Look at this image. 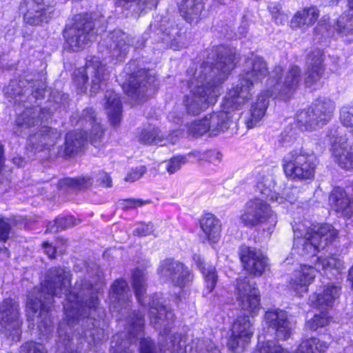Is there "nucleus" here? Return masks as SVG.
<instances>
[{
	"instance_id": "nucleus-24",
	"label": "nucleus",
	"mask_w": 353,
	"mask_h": 353,
	"mask_svg": "<svg viewBox=\"0 0 353 353\" xmlns=\"http://www.w3.org/2000/svg\"><path fill=\"white\" fill-rule=\"evenodd\" d=\"M328 202L336 212L341 213L347 219L353 216V200L343 188L334 186L329 194Z\"/></svg>"
},
{
	"instance_id": "nucleus-20",
	"label": "nucleus",
	"mask_w": 353,
	"mask_h": 353,
	"mask_svg": "<svg viewBox=\"0 0 353 353\" xmlns=\"http://www.w3.org/2000/svg\"><path fill=\"white\" fill-rule=\"evenodd\" d=\"M19 301L11 297L5 298L0 303L1 324L6 330L16 332L22 325Z\"/></svg>"
},
{
	"instance_id": "nucleus-10",
	"label": "nucleus",
	"mask_w": 353,
	"mask_h": 353,
	"mask_svg": "<svg viewBox=\"0 0 353 353\" xmlns=\"http://www.w3.org/2000/svg\"><path fill=\"white\" fill-rule=\"evenodd\" d=\"M240 220L244 226L250 228L269 223L268 230L272 229L276 223V217L270 205L259 197L248 201Z\"/></svg>"
},
{
	"instance_id": "nucleus-4",
	"label": "nucleus",
	"mask_w": 353,
	"mask_h": 353,
	"mask_svg": "<svg viewBox=\"0 0 353 353\" xmlns=\"http://www.w3.org/2000/svg\"><path fill=\"white\" fill-rule=\"evenodd\" d=\"M319 164V159L312 152L295 148L283 158L281 165L289 181L302 182L314 179Z\"/></svg>"
},
{
	"instance_id": "nucleus-55",
	"label": "nucleus",
	"mask_w": 353,
	"mask_h": 353,
	"mask_svg": "<svg viewBox=\"0 0 353 353\" xmlns=\"http://www.w3.org/2000/svg\"><path fill=\"white\" fill-rule=\"evenodd\" d=\"M340 121L342 125L351 128L353 132V107L348 110H343L340 113Z\"/></svg>"
},
{
	"instance_id": "nucleus-1",
	"label": "nucleus",
	"mask_w": 353,
	"mask_h": 353,
	"mask_svg": "<svg viewBox=\"0 0 353 353\" xmlns=\"http://www.w3.org/2000/svg\"><path fill=\"white\" fill-rule=\"evenodd\" d=\"M71 282L72 274L65 268L57 265L49 268L40 283L39 296L30 297L26 301L25 310L28 319H33L38 313L44 323H47V319L50 322L54 297L65 294L64 320L67 324L76 323L81 314L83 302L79 300V294L72 291Z\"/></svg>"
},
{
	"instance_id": "nucleus-2",
	"label": "nucleus",
	"mask_w": 353,
	"mask_h": 353,
	"mask_svg": "<svg viewBox=\"0 0 353 353\" xmlns=\"http://www.w3.org/2000/svg\"><path fill=\"white\" fill-rule=\"evenodd\" d=\"M298 242L301 245L300 254L314 256L321 250L332 245L339 238V232L327 223H310L309 225L299 223L294 229Z\"/></svg>"
},
{
	"instance_id": "nucleus-59",
	"label": "nucleus",
	"mask_w": 353,
	"mask_h": 353,
	"mask_svg": "<svg viewBox=\"0 0 353 353\" xmlns=\"http://www.w3.org/2000/svg\"><path fill=\"white\" fill-rule=\"evenodd\" d=\"M154 341L145 339H141L139 353H154Z\"/></svg>"
},
{
	"instance_id": "nucleus-3",
	"label": "nucleus",
	"mask_w": 353,
	"mask_h": 353,
	"mask_svg": "<svg viewBox=\"0 0 353 353\" xmlns=\"http://www.w3.org/2000/svg\"><path fill=\"white\" fill-rule=\"evenodd\" d=\"M268 74L267 63L262 58L254 59L250 70L246 72L250 77L240 76L237 84L227 92L223 105L232 110H239L251 99L250 90L254 85V81L261 82Z\"/></svg>"
},
{
	"instance_id": "nucleus-51",
	"label": "nucleus",
	"mask_w": 353,
	"mask_h": 353,
	"mask_svg": "<svg viewBox=\"0 0 353 353\" xmlns=\"http://www.w3.org/2000/svg\"><path fill=\"white\" fill-rule=\"evenodd\" d=\"M12 230L9 219L0 216V242L6 243L10 237Z\"/></svg>"
},
{
	"instance_id": "nucleus-35",
	"label": "nucleus",
	"mask_w": 353,
	"mask_h": 353,
	"mask_svg": "<svg viewBox=\"0 0 353 353\" xmlns=\"http://www.w3.org/2000/svg\"><path fill=\"white\" fill-rule=\"evenodd\" d=\"M329 346L330 344L326 341L316 337H310L301 341L295 353H324Z\"/></svg>"
},
{
	"instance_id": "nucleus-52",
	"label": "nucleus",
	"mask_w": 353,
	"mask_h": 353,
	"mask_svg": "<svg viewBox=\"0 0 353 353\" xmlns=\"http://www.w3.org/2000/svg\"><path fill=\"white\" fill-rule=\"evenodd\" d=\"M154 226L151 223L140 222L139 225L134 230L133 235L138 237H145L152 234Z\"/></svg>"
},
{
	"instance_id": "nucleus-13",
	"label": "nucleus",
	"mask_w": 353,
	"mask_h": 353,
	"mask_svg": "<svg viewBox=\"0 0 353 353\" xmlns=\"http://www.w3.org/2000/svg\"><path fill=\"white\" fill-rule=\"evenodd\" d=\"M241 268L252 278L261 276L268 267V258L259 249L241 244L238 250Z\"/></svg>"
},
{
	"instance_id": "nucleus-63",
	"label": "nucleus",
	"mask_w": 353,
	"mask_h": 353,
	"mask_svg": "<svg viewBox=\"0 0 353 353\" xmlns=\"http://www.w3.org/2000/svg\"><path fill=\"white\" fill-rule=\"evenodd\" d=\"M139 1L140 0H115V4L117 6L128 10L132 3H138Z\"/></svg>"
},
{
	"instance_id": "nucleus-6",
	"label": "nucleus",
	"mask_w": 353,
	"mask_h": 353,
	"mask_svg": "<svg viewBox=\"0 0 353 353\" xmlns=\"http://www.w3.org/2000/svg\"><path fill=\"white\" fill-rule=\"evenodd\" d=\"M95 28L94 20L87 13L79 14L73 23L63 30L65 45L68 51L79 52L91 42Z\"/></svg>"
},
{
	"instance_id": "nucleus-33",
	"label": "nucleus",
	"mask_w": 353,
	"mask_h": 353,
	"mask_svg": "<svg viewBox=\"0 0 353 353\" xmlns=\"http://www.w3.org/2000/svg\"><path fill=\"white\" fill-rule=\"evenodd\" d=\"M81 223V219L69 214L55 218L47 225L45 233H57L72 228Z\"/></svg>"
},
{
	"instance_id": "nucleus-26",
	"label": "nucleus",
	"mask_w": 353,
	"mask_h": 353,
	"mask_svg": "<svg viewBox=\"0 0 353 353\" xmlns=\"http://www.w3.org/2000/svg\"><path fill=\"white\" fill-rule=\"evenodd\" d=\"M177 8L180 16L186 23H197L202 19L205 2L203 0H181Z\"/></svg>"
},
{
	"instance_id": "nucleus-43",
	"label": "nucleus",
	"mask_w": 353,
	"mask_h": 353,
	"mask_svg": "<svg viewBox=\"0 0 353 353\" xmlns=\"http://www.w3.org/2000/svg\"><path fill=\"white\" fill-rule=\"evenodd\" d=\"M72 79L73 83L78 89L83 92L86 91L89 77L85 65L75 69L72 74Z\"/></svg>"
},
{
	"instance_id": "nucleus-49",
	"label": "nucleus",
	"mask_w": 353,
	"mask_h": 353,
	"mask_svg": "<svg viewBox=\"0 0 353 353\" xmlns=\"http://www.w3.org/2000/svg\"><path fill=\"white\" fill-rule=\"evenodd\" d=\"M188 154L186 155H176L170 159L167 165L166 170L170 174H172L178 171L183 164L188 161Z\"/></svg>"
},
{
	"instance_id": "nucleus-53",
	"label": "nucleus",
	"mask_w": 353,
	"mask_h": 353,
	"mask_svg": "<svg viewBox=\"0 0 353 353\" xmlns=\"http://www.w3.org/2000/svg\"><path fill=\"white\" fill-rule=\"evenodd\" d=\"M216 152L214 150H209L203 152L199 151H192L188 153V156L194 157L198 161H212L216 158Z\"/></svg>"
},
{
	"instance_id": "nucleus-8",
	"label": "nucleus",
	"mask_w": 353,
	"mask_h": 353,
	"mask_svg": "<svg viewBox=\"0 0 353 353\" xmlns=\"http://www.w3.org/2000/svg\"><path fill=\"white\" fill-rule=\"evenodd\" d=\"M218 85L208 81L196 85L189 94L183 97V104L187 114L192 116L199 115L210 106L214 105L219 98Z\"/></svg>"
},
{
	"instance_id": "nucleus-62",
	"label": "nucleus",
	"mask_w": 353,
	"mask_h": 353,
	"mask_svg": "<svg viewBox=\"0 0 353 353\" xmlns=\"http://www.w3.org/2000/svg\"><path fill=\"white\" fill-rule=\"evenodd\" d=\"M172 345L170 346V353H179L181 350V347L180 345V341L178 339L175 335L172 336L171 339Z\"/></svg>"
},
{
	"instance_id": "nucleus-23",
	"label": "nucleus",
	"mask_w": 353,
	"mask_h": 353,
	"mask_svg": "<svg viewBox=\"0 0 353 353\" xmlns=\"http://www.w3.org/2000/svg\"><path fill=\"white\" fill-rule=\"evenodd\" d=\"M86 137L77 130H70L65 134L63 143L57 150V157L64 159L74 157L84 148Z\"/></svg>"
},
{
	"instance_id": "nucleus-16",
	"label": "nucleus",
	"mask_w": 353,
	"mask_h": 353,
	"mask_svg": "<svg viewBox=\"0 0 353 353\" xmlns=\"http://www.w3.org/2000/svg\"><path fill=\"white\" fill-rule=\"evenodd\" d=\"M230 331L227 347L232 352H235L240 346L244 347L248 344L254 334L252 323L248 317L243 315L233 321Z\"/></svg>"
},
{
	"instance_id": "nucleus-5",
	"label": "nucleus",
	"mask_w": 353,
	"mask_h": 353,
	"mask_svg": "<svg viewBox=\"0 0 353 353\" xmlns=\"http://www.w3.org/2000/svg\"><path fill=\"white\" fill-rule=\"evenodd\" d=\"M157 274L163 283L181 290L190 286L195 277L193 270L185 263L171 256L160 261Z\"/></svg>"
},
{
	"instance_id": "nucleus-31",
	"label": "nucleus",
	"mask_w": 353,
	"mask_h": 353,
	"mask_svg": "<svg viewBox=\"0 0 353 353\" xmlns=\"http://www.w3.org/2000/svg\"><path fill=\"white\" fill-rule=\"evenodd\" d=\"M130 283L137 301L140 305L145 306L143 301L148 288L145 271L139 268H133L130 275Z\"/></svg>"
},
{
	"instance_id": "nucleus-25",
	"label": "nucleus",
	"mask_w": 353,
	"mask_h": 353,
	"mask_svg": "<svg viewBox=\"0 0 353 353\" xmlns=\"http://www.w3.org/2000/svg\"><path fill=\"white\" fill-rule=\"evenodd\" d=\"M236 52L232 48L220 44L216 47L214 67L221 74H228L236 67Z\"/></svg>"
},
{
	"instance_id": "nucleus-17",
	"label": "nucleus",
	"mask_w": 353,
	"mask_h": 353,
	"mask_svg": "<svg viewBox=\"0 0 353 353\" xmlns=\"http://www.w3.org/2000/svg\"><path fill=\"white\" fill-rule=\"evenodd\" d=\"M323 57V51L319 48L312 50L307 54L310 65L306 69L304 79L303 78L305 88L315 90L323 85L321 79L325 70Z\"/></svg>"
},
{
	"instance_id": "nucleus-36",
	"label": "nucleus",
	"mask_w": 353,
	"mask_h": 353,
	"mask_svg": "<svg viewBox=\"0 0 353 353\" xmlns=\"http://www.w3.org/2000/svg\"><path fill=\"white\" fill-rule=\"evenodd\" d=\"M336 30L342 37H345L347 43L353 41V14L342 13L336 21Z\"/></svg>"
},
{
	"instance_id": "nucleus-7",
	"label": "nucleus",
	"mask_w": 353,
	"mask_h": 353,
	"mask_svg": "<svg viewBox=\"0 0 353 353\" xmlns=\"http://www.w3.org/2000/svg\"><path fill=\"white\" fill-rule=\"evenodd\" d=\"M334 110V105L332 101L317 99L298 114L296 125L301 130H316L332 119Z\"/></svg>"
},
{
	"instance_id": "nucleus-39",
	"label": "nucleus",
	"mask_w": 353,
	"mask_h": 353,
	"mask_svg": "<svg viewBox=\"0 0 353 353\" xmlns=\"http://www.w3.org/2000/svg\"><path fill=\"white\" fill-rule=\"evenodd\" d=\"M341 288L334 284H327L322 292L316 294L315 302L318 305L331 307L334 300L339 297Z\"/></svg>"
},
{
	"instance_id": "nucleus-46",
	"label": "nucleus",
	"mask_w": 353,
	"mask_h": 353,
	"mask_svg": "<svg viewBox=\"0 0 353 353\" xmlns=\"http://www.w3.org/2000/svg\"><path fill=\"white\" fill-rule=\"evenodd\" d=\"M168 314H170L171 318L174 316V314L171 311L167 310L165 305L157 304L156 306H149L150 318L151 321L154 323H159V321L163 319V316L166 318Z\"/></svg>"
},
{
	"instance_id": "nucleus-27",
	"label": "nucleus",
	"mask_w": 353,
	"mask_h": 353,
	"mask_svg": "<svg viewBox=\"0 0 353 353\" xmlns=\"http://www.w3.org/2000/svg\"><path fill=\"white\" fill-rule=\"evenodd\" d=\"M105 108L110 124L118 127L121 121L123 115V105L121 96L114 90H108L105 93Z\"/></svg>"
},
{
	"instance_id": "nucleus-21",
	"label": "nucleus",
	"mask_w": 353,
	"mask_h": 353,
	"mask_svg": "<svg viewBox=\"0 0 353 353\" xmlns=\"http://www.w3.org/2000/svg\"><path fill=\"white\" fill-rule=\"evenodd\" d=\"M51 113L50 109L47 107H40L39 110L35 105L26 108L16 117L14 126L17 132L35 127L39 122H42L45 119L47 120Z\"/></svg>"
},
{
	"instance_id": "nucleus-28",
	"label": "nucleus",
	"mask_w": 353,
	"mask_h": 353,
	"mask_svg": "<svg viewBox=\"0 0 353 353\" xmlns=\"http://www.w3.org/2000/svg\"><path fill=\"white\" fill-rule=\"evenodd\" d=\"M320 16L319 10L314 6L297 10L290 20V27L293 30L306 29L313 26Z\"/></svg>"
},
{
	"instance_id": "nucleus-61",
	"label": "nucleus",
	"mask_w": 353,
	"mask_h": 353,
	"mask_svg": "<svg viewBox=\"0 0 353 353\" xmlns=\"http://www.w3.org/2000/svg\"><path fill=\"white\" fill-rule=\"evenodd\" d=\"M99 185L102 188H109L112 187V181L110 175L102 172L101 177L98 179Z\"/></svg>"
},
{
	"instance_id": "nucleus-9",
	"label": "nucleus",
	"mask_w": 353,
	"mask_h": 353,
	"mask_svg": "<svg viewBox=\"0 0 353 353\" xmlns=\"http://www.w3.org/2000/svg\"><path fill=\"white\" fill-rule=\"evenodd\" d=\"M54 0H20L19 12L23 22L29 26H42L48 23L54 13Z\"/></svg>"
},
{
	"instance_id": "nucleus-30",
	"label": "nucleus",
	"mask_w": 353,
	"mask_h": 353,
	"mask_svg": "<svg viewBox=\"0 0 353 353\" xmlns=\"http://www.w3.org/2000/svg\"><path fill=\"white\" fill-rule=\"evenodd\" d=\"M93 184L90 176L65 177L57 182V189L63 193L79 192L90 188Z\"/></svg>"
},
{
	"instance_id": "nucleus-41",
	"label": "nucleus",
	"mask_w": 353,
	"mask_h": 353,
	"mask_svg": "<svg viewBox=\"0 0 353 353\" xmlns=\"http://www.w3.org/2000/svg\"><path fill=\"white\" fill-rule=\"evenodd\" d=\"M128 283L124 279H115L110 286V298L117 303H120L121 301H125L128 299Z\"/></svg>"
},
{
	"instance_id": "nucleus-15",
	"label": "nucleus",
	"mask_w": 353,
	"mask_h": 353,
	"mask_svg": "<svg viewBox=\"0 0 353 353\" xmlns=\"http://www.w3.org/2000/svg\"><path fill=\"white\" fill-rule=\"evenodd\" d=\"M151 79L148 69L139 68L130 73L123 84L125 93L136 101L145 100Z\"/></svg>"
},
{
	"instance_id": "nucleus-12",
	"label": "nucleus",
	"mask_w": 353,
	"mask_h": 353,
	"mask_svg": "<svg viewBox=\"0 0 353 353\" xmlns=\"http://www.w3.org/2000/svg\"><path fill=\"white\" fill-rule=\"evenodd\" d=\"M236 299L240 310L248 317L259 314L261 292L256 282L250 283L245 278L238 279L235 286Z\"/></svg>"
},
{
	"instance_id": "nucleus-64",
	"label": "nucleus",
	"mask_w": 353,
	"mask_h": 353,
	"mask_svg": "<svg viewBox=\"0 0 353 353\" xmlns=\"http://www.w3.org/2000/svg\"><path fill=\"white\" fill-rule=\"evenodd\" d=\"M347 281L349 283L350 289L353 291V265L347 271Z\"/></svg>"
},
{
	"instance_id": "nucleus-40",
	"label": "nucleus",
	"mask_w": 353,
	"mask_h": 353,
	"mask_svg": "<svg viewBox=\"0 0 353 353\" xmlns=\"http://www.w3.org/2000/svg\"><path fill=\"white\" fill-rule=\"evenodd\" d=\"M163 140L164 137L161 130L154 126L142 129L139 136V141L145 145L161 144Z\"/></svg>"
},
{
	"instance_id": "nucleus-14",
	"label": "nucleus",
	"mask_w": 353,
	"mask_h": 353,
	"mask_svg": "<svg viewBox=\"0 0 353 353\" xmlns=\"http://www.w3.org/2000/svg\"><path fill=\"white\" fill-rule=\"evenodd\" d=\"M61 137V131L57 128L48 125H41L35 131L29 134L26 148L34 153L47 152L50 154Z\"/></svg>"
},
{
	"instance_id": "nucleus-47",
	"label": "nucleus",
	"mask_w": 353,
	"mask_h": 353,
	"mask_svg": "<svg viewBox=\"0 0 353 353\" xmlns=\"http://www.w3.org/2000/svg\"><path fill=\"white\" fill-rule=\"evenodd\" d=\"M329 319L326 314H316L307 322V325L311 331H316L328 325L330 323Z\"/></svg>"
},
{
	"instance_id": "nucleus-11",
	"label": "nucleus",
	"mask_w": 353,
	"mask_h": 353,
	"mask_svg": "<svg viewBox=\"0 0 353 353\" xmlns=\"http://www.w3.org/2000/svg\"><path fill=\"white\" fill-rule=\"evenodd\" d=\"M274 72L275 83L280 85L277 90V97L285 101H290L303 84L302 69L299 65L291 63L286 69L277 66Z\"/></svg>"
},
{
	"instance_id": "nucleus-38",
	"label": "nucleus",
	"mask_w": 353,
	"mask_h": 353,
	"mask_svg": "<svg viewBox=\"0 0 353 353\" xmlns=\"http://www.w3.org/2000/svg\"><path fill=\"white\" fill-rule=\"evenodd\" d=\"M212 132H219L228 130L232 121L230 112L221 110L209 114Z\"/></svg>"
},
{
	"instance_id": "nucleus-57",
	"label": "nucleus",
	"mask_w": 353,
	"mask_h": 353,
	"mask_svg": "<svg viewBox=\"0 0 353 353\" xmlns=\"http://www.w3.org/2000/svg\"><path fill=\"white\" fill-rule=\"evenodd\" d=\"M22 352L23 353H44L43 345L32 341L26 342L22 346Z\"/></svg>"
},
{
	"instance_id": "nucleus-48",
	"label": "nucleus",
	"mask_w": 353,
	"mask_h": 353,
	"mask_svg": "<svg viewBox=\"0 0 353 353\" xmlns=\"http://www.w3.org/2000/svg\"><path fill=\"white\" fill-rule=\"evenodd\" d=\"M79 300L81 301V299H79ZM81 301L83 302V307H82V309L81 310V316L78 320V321L76 323H74V324H67L69 326H74L77 324L79 323V321L82 318H84V317H88V315L87 316H85L84 315V313H85V307H88V309L89 310V311H97L99 307V305H100V300L98 297L97 295H91L88 299V300L85 301V303H84V302L81 300Z\"/></svg>"
},
{
	"instance_id": "nucleus-54",
	"label": "nucleus",
	"mask_w": 353,
	"mask_h": 353,
	"mask_svg": "<svg viewBox=\"0 0 353 353\" xmlns=\"http://www.w3.org/2000/svg\"><path fill=\"white\" fill-rule=\"evenodd\" d=\"M145 172L146 167L145 165L132 168L127 174L125 180L129 182H134L139 180Z\"/></svg>"
},
{
	"instance_id": "nucleus-50",
	"label": "nucleus",
	"mask_w": 353,
	"mask_h": 353,
	"mask_svg": "<svg viewBox=\"0 0 353 353\" xmlns=\"http://www.w3.org/2000/svg\"><path fill=\"white\" fill-rule=\"evenodd\" d=\"M150 203V200H143L141 199L128 198L120 199L121 208L123 211L136 209L138 207H141Z\"/></svg>"
},
{
	"instance_id": "nucleus-45",
	"label": "nucleus",
	"mask_w": 353,
	"mask_h": 353,
	"mask_svg": "<svg viewBox=\"0 0 353 353\" xmlns=\"http://www.w3.org/2000/svg\"><path fill=\"white\" fill-rule=\"evenodd\" d=\"M144 316L139 311H133L129 316L128 322L130 327V332L138 334L143 332L144 328Z\"/></svg>"
},
{
	"instance_id": "nucleus-37",
	"label": "nucleus",
	"mask_w": 353,
	"mask_h": 353,
	"mask_svg": "<svg viewBox=\"0 0 353 353\" xmlns=\"http://www.w3.org/2000/svg\"><path fill=\"white\" fill-rule=\"evenodd\" d=\"M332 154L339 166L345 170H353V148L352 146L336 148L333 145Z\"/></svg>"
},
{
	"instance_id": "nucleus-34",
	"label": "nucleus",
	"mask_w": 353,
	"mask_h": 353,
	"mask_svg": "<svg viewBox=\"0 0 353 353\" xmlns=\"http://www.w3.org/2000/svg\"><path fill=\"white\" fill-rule=\"evenodd\" d=\"M85 67L87 69L89 68H93L92 86L96 85L97 88H99L101 83L105 80V65L102 63L99 57L93 55L85 59Z\"/></svg>"
},
{
	"instance_id": "nucleus-42",
	"label": "nucleus",
	"mask_w": 353,
	"mask_h": 353,
	"mask_svg": "<svg viewBox=\"0 0 353 353\" xmlns=\"http://www.w3.org/2000/svg\"><path fill=\"white\" fill-rule=\"evenodd\" d=\"M188 131L194 137H200L203 134L212 131L211 122L209 114L205 115L203 119L192 122L189 126Z\"/></svg>"
},
{
	"instance_id": "nucleus-22",
	"label": "nucleus",
	"mask_w": 353,
	"mask_h": 353,
	"mask_svg": "<svg viewBox=\"0 0 353 353\" xmlns=\"http://www.w3.org/2000/svg\"><path fill=\"white\" fill-rule=\"evenodd\" d=\"M201 231L203 234L204 241L210 244L217 243L221 236L222 224L221 221L212 212H203L198 219Z\"/></svg>"
},
{
	"instance_id": "nucleus-18",
	"label": "nucleus",
	"mask_w": 353,
	"mask_h": 353,
	"mask_svg": "<svg viewBox=\"0 0 353 353\" xmlns=\"http://www.w3.org/2000/svg\"><path fill=\"white\" fill-rule=\"evenodd\" d=\"M263 317L267 327L274 330L277 341H286L290 338L292 328L285 311L280 309L268 310Z\"/></svg>"
},
{
	"instance_id": "nucleus-32",
	"label": "nucleus",
	"mask_w": 353,
	"mask_h": 353,
	"mask_svg": "<svg viewBox=\"0 0 353 353\" xmlns=\"http://www.w3.org/2000/svg\"><path fill=\"white\" fill-rule=\"evenodd\" d=\"M272 95V92L270 90H265L258 95L256 100L250 108L249 122L252 124L251 127L265 116L269 105V99Z\"/></svg>"
},
{
	"instance_id": "nucleus-29",
	"label": "nucleus",
	"mask_w": 353,
	"mask_h": 353,
	"mask_svg": "<svg viewBox=\"0 0 353 353\" xmlns=\"http://www.w3.org/2000/svg\"><path fill=\"white\" fill-rule=\"evenodd\" d=\"M196 266L202 275L204 288L208 293H212L216 288L219 282V274L216 268L212 265H208L199 255L194 257Z\"/></svg>"
},
{
	"instance_id": "nucleus-58",
	"label": "nucleus",
	"mask_w": 353,
	"mask_h": 353,
	"mask_svg": "<svg viewBox=\"0 0 353 353\" xmlns=\"http://www.w3.org/2000/svg\"><path fill=\"white\" fill-rule=\"evenodd\" d=\"M104 136V130L101 128L95 130L94 132H92L90 137V141L95 148H100L103 146L102 139Z\"/></svg>"
},
{
	"instance_id": "nucleus-56",
	"label": "nucleus",
	"mask_w": 353,
	"mask_h": 353,
	"mask_svg": "<svg viewBox=\"0 0 353 353\" xmlns=\"http://www.w3.org/2000/svg\"><path fill=\"white\" fill-rule=\"evenodd\" d=\"M41 248L49 259H55L57 256V247L48 241H43L41 243Z\"/></svg>"
},
{
	"instance_id": "nucleus-60",
	"label": "nucleus",
	"mask_w": 353,
	"mask_h": 353,
	"mask_svg": "<svg viewBox=\"0 0 353 353\" xmlns=\"http://www.w3.org/2000/svg\"><path fill=\"white\" fill-rule=\"evenodd\" d=\"M330 260V256H317L315 261V265L323 270H326L332 267Z\"/></svg>"
},
{
	"instance_id": "nucleus-44",
	"label": "nucleus",
	"mask_w": 353,
	"mask_h": 353,
	"mask_svg": "<svg viewBox=\"0 0 353 353\" xmlns=\"http://www.w3.org/2000/svg\"><path fill=\"white\" fill-rule=\"evenodd\" d=\"M254 353H290L280 345L278 341L268 340L258 345Z\"/></svg>"
},
{
	"instance_id": "nucleus-19",
	"label": "nucleus",
	"mask_w": 353,
	"mask_h": 353,
	"mask_svg": "<svg viewBox=\"0 0 353 353\" xmlns=\"http://www.w3.org/2000/svg\"><path fill=\"white\" fill-rule=\"evenodd\" d=\"M317 270L313 265L300 264L288 281V287L299 296L308 292L309 286L315 281Z\"/></svg>"
}]
</instances>
